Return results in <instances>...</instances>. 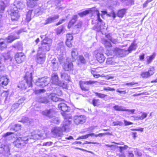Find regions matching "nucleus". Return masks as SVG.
Returning <instances> with one entry per match:
<instances>
[{"mask_svg":"<svg viewBox=\"0 0 157 157\" xmlns=\"http://www.w3.org/2000/svg\"><path fill=\"white\" fill-rule=\"evenodd\" d=\"M44 134H40L39 132L36 131L32 132L30 135L27 137H19L17 139L21 144L24 146L27 143H33L35 142V140L39 139H43L45 137L43 136Z\"/></svg>","mask_w":157,"mask_h":157,"instance_id":"nucleus-1","label":"nucleus"},{"mask_svg":"<svg viewBox=\"0 0 157 157\" xmlns=\"http://www.w3.org/2000/svg\"><path fill=\"white\" fill-rule=\"evenodd\" d=\"M71 123L70 120H67L66 118L63 121L62 128L58 127H54L52 131V132L55 136H61L62 135V130L68 131L69 128V125Z\"/></svg>","mask_w":157,"mask_h":157,"instance_id":"nucleus-2","label":"nucleus"},{"mask_svg":"<svg viewBox=\"0 0 157 157\" xmlns=\"http://www.w3.org/2000/svg\"><path fill=\"white\" fill-rule=\"evenodd\" d=\"M32 72H26L25 77V80L20 82L17 86L18 87L22 89H25L26 85H27L29 87L32 86Z\"/></svg>","mask_w":157,"mask_h":157,"instance_id":"nucleus-3","label":"nucleus"},{"mask_svg":"<svg viewBox=\"0 0 157 157\" xmlns=\"http://www.w3.org/2000/svg\"><path fill=\"white\" fill-rule=\"evenodd\" d=\"M96 11L97 19L98 21L97 24L94 27V29L98 32H101L103 34V31L106 30L107 26L105 25V23L102 22L100 17V13L97 9H92Z\"/></svg>","mask_w":157,"mask_h":157,"instance_id":"nucleus-4","label":"nucleus"},{"mask_svg":"<svg viewBox=\"0 0 157 157\" xmlns=\"http://www.w3.org/2000/svg\"><path fill=\"white\" fill-rule=\"evenodd\" d=\"M52 40L51 39L45 37L43 40L41 44L42 46L40 50H42L43 51H48L50 49L51 46Z\"/></svg>","mask_w":157,"mask_h":157,"instance_id":"nucleus-5","label":"nucleus"},{"mask_svg":"<svg viewBox=\"0 0 157 157\" xmlns=\"http://www.w3.org/2000/svg\"><path fill=\"white\" fill-rule=\"evenodd\" d=\"M10 145H5L0 142V153L6 156H9L10 155Z\"/></svg>","mask_w":157,"mask_h":157,"instance_id":"nucleus-6","label":"nucleus"},{"mask_svg":"<svg viewBox=\"0 0 157 157\" xmlns=\"http://www.w3.org/2000/svg\"><path fill=\"white\" fill-rule=\"evenodd\" d=\"M50 79L49 78H39L35 83L36 85L43 87L48 85Z\"/></svg>","mask_w":157,"mask_h":157,"instance_id":"nucleus-7","label":"nucleus"},{"mask_svg":"<svg viewBox=\"0 0 157 157\" xmlns=\"http://www.w3.org/2000/svg\"><path fill=\"white\" fill-rule=\"evenodd\" d=\"M97 82V81H94L91 80L87 81H80L79 82V85L82 90L85 91H88L89 89L86 86L92 84Z\"/></svg>","mask_w":157,"mask_h":157,"instance_id":"nucleus-8","label":"nucleus"},{"mask_svg":"<svg viewBox=\"0 0 157 157\" xmlns=\"http://www.w3.org/2000/svg\"><path fill=\"white\" fill-rule=\"evenodd\" d=\"M56 109L54 108H52L49 109L45 110L42 111V114L50 118L54 117L56 114Z\"/></svg>","mask_w":157,"mask_h":157,"instance_id":"nucleus-9","label":"nucleus"},{"mask_svg":"<svg viewBox=\"0 0 157 157\" xmlns=\"http://www.w3.org/2000/svg\"><path fill=\"white\" fill-rule=\"evenodd\" d=\"M86 117L84 115L75 116L74 118V122L76 125L82 124L86 121Z\"/></svg>","mask_w":157,"mask_h":157,"instance_id":"nucleus-10","label":"nucleus"},{"mask_svg":"<svg viewBox=\"0 0 157 157\" xmlns=\"http://www.w3.org/2000/svg\"><path fill=\"white\" fill-rule=\"evenodd\" d=\"M63 69L65 71H71L73 69V65L71 62H69L68 59L64 61L62 65Z\"/></svg>","mask_w":157,"mask_h":157,"instance_id":"nucleus-11","label":"nucleus"},{"mask_svg":"<svg viewBox=\"0 0 157 157\" xmlns=\"http://www.w3.org/2000/svg\"><path fill=\"white\" fill-rule=\"evenodd\" d=\"M45 53L44 52L42 53L41 52V50H39L36 58L37 63L40 64L43 63L45 61Z\"/></svg>","mask_w":157,"mask_h":157,"instance_id":"nucleus-12","label":"nucleus"},{"mask_svg":"<svg viewBox=\"0 0 157 157\" xmlns=\"http://www.w3.org/2000/svg\"><path fill=\"white\" fill-rule=\"evenodd\" d=\"M58 107L60 109H61L63 112L69 111V109H68V107L65 103H60L58 105ZM61 114L64 117V119L65 118L67 119V120H70L71 119L70 118H69V119L66 116V113H62Z\"/></svg>","mask_w":157,"mask_h":157,"instance_id":"nucleus-13","label":"nucleus"},{"mask_svg":"<svg viewBox=\"0 0 157 157\" xmlns=\"http://www.w3.org/2000/svg\"><path fill=\"white\" fill-rule=\"evenodd\" d=\"M123 51L124 50H123L116 48H115L113 50V53H114V54L117 55H119L121 57L122 56L121 55L123 53ZM112 50H107L105 54L108 56H109V55L112 56L113 54L112 53Z\"/></svg>","mask_w":157,"mask_h":157,"instance_id":"nucleus-14","label":"nucleus"},{"mask_svg":"<svg viewBox=\"0 0 157 157\" xmlns=\"http://www.w3.org/2000/svg\"><path fill=\"white\" fill-rule=\"evenodd\" d=\"M155 69L153 67H151L147 71H143L140 75L143 78H148L152 75L154 73Z\"/></svg>","mask_w":157,"mask_h":157,"instance_id":"nucleus-15","label":"nucleus"},{"mask_svg":"<svg viewBox=\"0 0 157 157\" xmlns=\"http://www.w3.org/2000/svg\"><path fill=\"white\" fill-rule=\"evenodd\" d=\"M21 30H20L11 34L7 38V42L11 43L14 40L18 39L19 38V34L21 33Z\"/></svg>","mask_w":157,"mask_h":157,"instance_id":"nucleus-16","label":"nucleus"},{"mask_svg":"<svg viewBox=\"0 0 157 157\" xmlns=\"http://www.w3.org/2000/svg\"><path fill=\"white\" fill-rule=\"evenodd\" d=\"M15 57L16 62L18 63H20L24 61L25 56L23 53L19 52L16 54Z\"/></svg>","mask_w":157,"mask_h":157,"instance_id":"nucleus-17","label":"nucleus"},{"mask_svg":"<svg viewBox=\"0 0 157 157\" xmlns=\"http://www.w3.org/2000/svg\"><path fill=\"white\" fill-rule=\"evenodd\" d=\"M114 109L117 111H125L128 113V114L131 113H133L135 110L126 109L125 108L122 106H119L118 105H115L113 107Z\"/></svg>","mask_w":157,"mask_h":157,"instance_id":"nucleus-18","label":"nucleus"},{"mask_svg":"<svg viewBox=\"0 0 157 157\" xmlns=\"http://www.w3.org/2000/svg\"><path fill=\"white\" fill-rule=\"evenodd\" d=\"M10 15L12 21L17 20L20 17V15L18 13V11L13 9L11 10Z\"/></svg>","mask_w":157,"mask_h":157,"instance_id":"nucleus-19","label":"nucleus"},{"mask_svg":"<svg viewBox=\"0 0 157 157\" xmlns=\"http://www.w3.org/2000/svg\"><path fill=\"white\" fill-rule=\"evenodd\" d=\"M128 146L126 145L124 146H117V148H119V151L120 153L118 154L119 157H125V155L124 153V151L126 150Z\"/></svg>","mask_w":157,"mask_h":157,"instance_id":"nucleus-20","label":"nucleus"},{"mask_svg":"<svg viewBox=\"0 0 157 157\" xmlns=\"http://www.w3.org/2000/svg\"><path fill=\"white\" fill-rule=\"evenodd\" d=\"M25 3V1H17L15 2L14 6L17 9H22L24 8Z\"/></svg>","mask_w":157,"mask_h":157,"instance_id":"nucleus-21","label":"nucleus"},{"mask_svg":"<svg viewBox=\"0 0 157 157\" xmlns=\"http://www.w3.org/2000/svg\"><path fill=\"white\" fill-rule=\"evenodd\" d=\"M96 57L97 60L100 63H103L105 58L102 53L99 52L96 54Z\"/></svg>","mask_w":157,"mask_h":157,"instance_id":"nucleus-22","label":"nucleus"},{"mask_svg":"<svg viewBox=\"0 0 157 157\" xmlns=\"http://www.w3.org/2000/svg\"><path fill=\"white\" fill-rule=\"evenodd\" d=\"M51 80L52 84L56 85L59 82V78L56 73H54L52 75Z\"/></svg>","mask_w":157,"mask_h":157,"instance_id":"nucleus-23","label":"nucleus"},{"mask_svg":"<svg viewBox=\"0 0 157 157\" xmlns=\"http://www.w3.org/2000/svg\"><path fill=\"white\" fill-rule=\"evenodd\" d=\"M78 54V52L76 48H74L72 49L71 55L73 61L76 60L77 59Z\"/></svg>","mask_w":157,"mask_h":157,"instance_id":"nucleus-24","label":"nucleus"},{"mask_svg":"<svg viewBox=\"0 0 157 157\" xmlns=\"http://www.w3.org/2000/svg\"><path fill=\"white\" fill-rule=\"evenodd\" d=\"M77 18L78 16L77 15H75L73 16L72 18V19L68 23V28L70 29L71 28V26L73 25L77 21Z\"/></svg>","mask_w":157,"mask_h":157,"instance_id":"nucleus-25","label":"nucleus"},{"mask_svg":"<svg viewBox=\"0 0 157 157\" xmlns=\"http://www.w3.org/2000/svg\"><path fill=\"white\" fill-rule=\"evenodd\" d=\"M48 97L51 98L52 101L55 102L61 101V99L59 98L55 94H51L49 95Z\"/></svg>","mask_w":157,"mask_h":157,"instance_id":"nucleus-26","label":"nucleus"},{"mask_svg":"<svg viewBox=\"0 0 157 157\" xmlns=\"http://www.w3.org/2000/svg\"><path fill=\"white\" fill-rule=\"evenodd\" d=\"M57 49L58 51H60V52L63 53L65 51L64 48L63 46V42H60L58 43L57 47Z\"/></svg>","mask_w":157,"mask_h":157,"instance_id":"nucleus-27","label":"nucleus"},{"mask_svg":"<svg viewBox=\"0 0 157 157\" xmlns=\"http://www.w3.org/2000/svg\"><path fill=\"white\" fill-rule=\"evenodd\" d=\"M9 81V80L7 78L3 77L1 76H0V82H1V84L2 86L6 85Z\"/></svg>","mask_w":157,"mask_h":157,"instance_id":"nucleus-28","label":"nucleus"},{"mask_svg":"<svg viewBox=\"0 0 157 157\" xmlns=\"http://www.w3.org/2000/svg\"><path fill=\"white\" fill-rule=\"evenodd\" d=\"M7 46L6 40L3 39H0V50H2L6 48Z\"/></svg>","mask_w":157,"mask_h":157,"instance_id":"nucleus-29","label":"nucleus"},{"mask_svg":"<svg viewBox=\"0 0 157 157\" xmlns=\"http://www.w3.org/2000/svg\"><path fill=\"white\" fill-rule=\"evenodd\" d=\"M59 17V16L58 15H55L52 17H49L45 21L46 22L44 24L45 25H46L47 24L51 23L54 20L58 18Z\"/></svg>","mask_w":157,"mask_h":157,"instance_id":"nucleus-30","label":"nucleus"},{"mask_svg":"<svg viewBox=\"0 0 157 157\" xmlns=\"http://www.w3.org/2000/svg\"><path fill=\"white\" fill-rule=\"evenodd\" d=\"M102 43L104 44L106 48H110L112 46L111 43L105 39H103L102 40Z\"/></svg>","mask_w":157,"mask_h":157,"instance_id":"nucleus-31","label":"nucleus"},{"mask_svg":"<svg viewBox=\"0 0 157 157\" xmlns=\"http://www.w3.org/2000/svg\"><path fill=\"white\" fill-rule=\"evenodd\" d=\"M96 9L95 8H92L91 10L89 11V10H86L82 12L79 13H78V15L81 17H83V16L86 15V14H88L89 13L90 11H94V13L96 14V11H95L94 9Z\"/></svg>","mask_w":157,"mask_h":157,"instance_id":"nucleus-32","label":"nucleus"},{"mask_svg":"<svg viewBox=\"0 0 157 157\" xmlns=\"http://www.w3.org/2000/svg\"><path fill=\"white\" fill-rule=\"evenodd\" d=\"M61 77L62 79L69 81L70 80V77L65 73L60 72Z\"/></svg>","mask_w":157,"mask_h":157,"instance_id":"nucleus-33","label":"nucleus"},{"mask_svg":"<svg viewBox=\"0 0 157 157\" xmlns=\"http://www.w3.org/2000/svg\"><path fill=\"white\" fill-rule=\"evenodd\" d=\"M21 125L19 124H15L12 128H11L10 130H13L15 131H17L21 130Z\"/></svg>","mask_w":157,"mask_h":157,"instance_id":"nucleus-34","label":"nucleus"},{"mask_svg":"<svg viewBox=\"0 0 157 157\" xmlns=\"http://www.w3.org/2000/svg\"><path fill=\"white\" fill-rule=\"evenodd\" d=\"M126 12L125 9H123L119 10L117 13V16L119 17H122Z\"/></svg>","mask_w":157,"mask_h":157,"instance_id":"nucleus-35","label":"nucleus"},{"mask_svg":"<svg viewBox=\"0 0 157 157\" xmlns=\"http://www.w3.org/2000/svg\"><path fill=\"white\" fill-rule=\"evenodd\" d=\"M155 53H154L152 55L150 56H147V64L150 63L155 58Z\"/></svg>","mask_w":157,"mask_h":157,"instance_id":"nucleus-36","label":"nucleus"},{"mask_svg":"<svg viewBox=\"0 0 157 157\" xmlns=\"http://www.w3.org/2000/svg\"><path fill=\"white\" fill-rule=\"evenodd\" d=\"M38 101L40 102L44 103H47L49 102L48 99L45 97H40Z\"/></svg>","mask_w":157,"mask_h":157,"instance_id":"nucleus-37","label":"nucleus"},{"mask_svg":"<svg viewBox=\"0 0 157 157\" xmlns=\"http://www.w3.org/2000/svg\"><path fill=\"white\" fill-rule=\"evenodd\" d=\"M136 44L135 43H132L128 48V50L129 52H131L132 51L135 50L136 48Z\"/></svg>","mask_w":157,"mask_h":157,"instance_id":"nucleus-38","label":"nucleus"},{"mask_svg":"<svg viewBox=\"0 0 157 157\" xmlns=\"http://www.w3.org/2000/svg\"><path fill=\"white\" fill-rule=\"evenodd\" d=\"M32 12V10H29L27 12L26 14V20L28 22L30 21L31 19V14Z\"/></svg>","mask_w":157,"mask_h":157,"instance_id":"nucleus-39","label":"nucleus"},{"mask_svg":"<svg viewBox=\"0 0 157 157\" xmlns=\"http://www.w3.org/2000/svg\"><path fill=\"white\" fill-rule=\"evenodd\" d=\"M0 11L2 12L5 10L6 7L5 3L3 1H1L0 2Z\"/></svg>","mask_w":157,"mask_h":157,"instance_id":"nucleus-40","label":"nucleus"},{"mask_svg":"<svg viewBox=\"0 0 157 157\" xmlns=\"http://www.w3.org/2000/svg\"><path fill=\"white\" fill-rule=\"evenodd\" d=\"M106 63L108 64H113L114 63V59L112 57L107 58L106 61Z\"/></svg>","mask_w":157,"mask_h":157,"instance_id":"nucleus-41","label":"nucleus"},{"mask_svg":"<svg viewBox=\"0 0 157 157\" xmlns=\"http://www.w3.org/2000/svg\"><path fill=\"white\" fill-rule=\"evenodd\" d=\"M14 144L18 148H21L24 146L23 145H21V144L17 140L14 142Z\"/></svg>","mask_w":157,"mask_h":157,"instance_id":"nucleus-42","label":"nucleus"},{"mask_svg":"<svg viewBox=\"0 0 157 157\" xmlns=\"http://www.w3.org/2000/svg\"><path fill=\"white\" fill-rule=\"evenodd\" d=\"M95 95L98 96V97L101 98H104L105 96H106V95L101 93H99L97 92H94Z\"/></svg>","mask_w":157,"mask_h":157,"instance_id":"nucleus-43","label":"nucleus"},{"mask_svg":"<svg viewBox=\"0 0 157 157\" xmlns=\"http://www.w3.org/2000/svg\"><path fill=\"white\" fill-rule=\"evenodd\" d=\"M63 25H62L60 28L57 29V34H59L61 33H63Z\"/></svg>","mask_w":157,"mask_h":157,"instance_id":"nucleus-44","label":"nucleus"},{"mask_svg":"<svg viewBox=\"0 0 157 157\" xmlns=\"http://www.w3.org/2000/svg\"><path fill=\"white\" fill-rule=\"evenodd\" d=\"M22 122L24 123H27V124H30V121L28 117H23L22 120Z\"/></svg>","mask_w":157,"mask_h":157,"instance_id":"nucleus-45","label":"nucleus"},{"mask_svg":"<svg viewBox=\"0 0 157 157\" xmlns=\"http://www.w3.org/2000/svg\"><path fill=\"white\" fill-rule=\"evenodd\" d=\"M92 103L94 106H98L99 104V100L97 99H93L92 101Z\"/></svg>","mask_w":157,"mask_h":157,"instance_id":"nucleus-46","label":"nucleus"},{"mask_svg":"<svg viewBox=\"0 0 157 157\" xmlns=\"http://www.w3.org/2000/svg\"><path fill=\"white\" fill-rule=\"evenodd\" d=\"M52 122L53 123L56 124H58L60 122V120L58 117H54L52 119Z\"/></svg>","mask_w":157,"mask_h":157,"instance_id":"nucleus-47","label":"nucleus"},{"mask_svg":"<svg viewBox=\"0 0 157 157\" xmlns=\"http://www.w3.org/2000/svg\"><path fill=\"white\" fill-rule=\"evenodd\" d=\"M19 106L18 104L14 103V104L12 106L11 109V111H14L15 109H17Z\"/></svg>","mask_w":157,"mask_h":157,"instance_id":"nucleus-48","label":"nucleus"},{"mask_svg":"<svg viewBox=\"0 0 157 157\" xmlns=\"http://www.w3.org/2000/svg\"><path fill=\"white\" fill-rule=\"evenodd\" d=\"M53 70L54 71H56L58 69V63H56L55 64H52V65Z\"/></svg>","mask_w":157,"mask_h":157,"instance_id":"nucleus-49","label":"nucleus"},{"mask_svg":"<svg viewBox=\"0 0 157 157\" xmlns=\"http://www.w3.org/2000/svg\"><path fill=\"white\" fill-rule=\"evenodd\" d=\"M56 85L62 87L63 88H65L67 87V85L64 82H62L60 81L59 82L58 84H57Z\"/></svg>","mask_w":157,"mask_h":157,"instance_id":"nucleus-50","label":"nucleus"},{"mask_svg":"<svg viewBox=\"0 0 157 157\" xmlns=\"http://www.w3.org/2000/svg\"><path fill=\"white\" fill-rule=\"evenodd\" d=\"M79 60L82 63H86L85 59L82 56H79Z\"/></svg>","mask_w":157,"mask_h":157,"instance_id":"nucleus-51","label":"nucleus"},{"mask_svg":"<svg viewBox=\"0 0 157 157\" xmlns=\"http://www.w3.org/2000/svg\"><path fill=\"white\" fill-rule=\"evenodd\" d=\"M113 125L114 126L119 125V126H122L123 124V123L120 121H114L113 122Z\"/></svg>","mask_w":157,"mask_h":157,"instance_id":"nucleus-52","label":"nucleus"},{"mask_svg":"<svg viewBox=\"0 0 157 157\" xmlns=\"http://www.w3.org/2000/svg\"><path fill=\"white\" fill-rule=\"evenodd\" d=\"M66 40H71L73 39V37L71 34H67L66 36Z\"/></svg>","mask_w":157,"mask_h":157,"instance_id":"nucleus-53","label":"nucleus"},{"mask_svg":"<svg viewBox=\"0 0 157 157\" xmlns=\"http://www.w3.org/2000/svg\"><path fill=\"white\" fill-rule=\"evenodd\" d=\"M107 15L109 17H112L114 18H115L116 16V14L113 11H112L110 13H108Z\"/></svg>","mask_w":157,"mask_h":157,"instance_id":"nucleus-54","label":"nucleus"},{"mask_svg":"<svg viewBox=\"0 0 157 157\" xmlns=\"http://www.w3.org/2000/svg\"><path fill=\"white\" fill-rule=\"evenodd\" d=\"M138 83V82H130L126 83L124 84V85H127V86H132V85H135V84H137Z\"/></svg>","mask_w":157,"mask_h":157,"instance_id":"nucleus-55","label":"nucleus"},{"mask_svg":"<svg viewBox=\"0 0 157 157\" xmlns=\"http://www.w3.org/2000/svg\"><path fill=\"white\" fill-rule=\"evenodd\" d=\"M45 92V90L44 89H41L36 90L35 91V94H37L40 93H44Z\"/></svg>","mask_w":157,"mask_h":157,"instance_id":"nucleus-56","label":"nucleus"},{"mask_svg":"<svg viewBox=\"0 0 157 157\" xmlns=\"http://www.w3.org/2000/svg\"><path fill=\"white\" fill-rule=\"evenodd\" d=\"M135 154L139 156H140L142 154L141 152L138 149H136L134 151Z\"/></svg>","mask_w":157,"mask_h":157,"instance_id":"nucleus-57","label":"nucleus"},{"mask_svg":"<svg viewBox=\"0 0 157 157\" xmlns=\"http://www.w3.org/2000/svg\"><path fill=\"white\" fill-rule=\"evenodd\" d=\"M147 114L146 113H143L142 115L141 116H140L139 118L140 120H143L144 119L146 118L147 116Z\"/></svg>","mask_w":157,"mask_h":157,"instance_id":"nucleus-58","label":"nucleus"},{"mask_svg":"<svg viewBox=\"0 0 157 157\" xmlns=\"http://www.w3.org/2000/svg\"><path fill=\"white\" fill-rule=\"evenodd\" d=\"M71 40H66V44L68 47H71L72 46V44L71 42Z\"/></svg>","mask_w":157,"mask_h":157,"instance_id":"nucleus-59","label":"nucleus"},{"mask_svg":"<svg viewBox=\"0 0 157 157\" xmlns=\"http://www.w3.org/2000/svg\"><path fill=\"white\" fill-rule=\"evenodd\" d=\"M103 89L105 90H109L110 91H113L115 90V89L114 88H111L109 87H104Z\"/></svg>","mask_w":157,"mask_h":157,"instance_id":"nucleus-60","label":"nucleus"},{"mask_svg":"<svg viewBox=\"0 0 157 157\" xmlns=\"http://www.w3.org/2000/svg\"><path fill=\"white\" fill-rule=\"evenodd\" d=\"M25 100V99L24 98H21L18 101L17 103L18 104V105H19L23 103Z\"/></svg>","mask_w":157,"mask_h":157,"instance_id":"nucleus-61","label":"nucleus"},{"mask_svg":"<svg viewBox=\"0 0 157 157\" xmlns=\"http://www.w3.org/2000/svg\"><path fill=\"white\" fill-rule=\"evenodd\" d=\"M88 137V134H86V135L79 137L77 139V140H79L80 139H86Z\"/></svg>","mask_w":157,"mask_h":157,"instance_id":"nucleus-62","label":"nucleus"},{"mask_svg":"<svg viewBox=\"0 0 157 157\" xmlns=\"http://www.w3.org/2000/svg\"><path fill=\"white\" fill-rule=\"evenodd\" d=\"M82 21H79L77 25H75V27L77 28H80L82 27Z\"/></svg>","mask_w":157,"mask_h":157,"instance_id":"nucleus-63","label":"nucleus"},{"mask_svg":"<svg viewBox=\"0 0 157 157\" xmlns=\"http://www.w3.org/2000/svg\"><path fill=\"white\" fill-rule=\"evenodd\" d=\"M13 133V132H7L6 133L4 134V135H3L2 136L4 137H7L8 136H10V135L12 134Z\"/></svg>","mask_w":157,"mask_h":157,"instance_id":"nucleus-64","label":"nucleus"}]
</instances>
